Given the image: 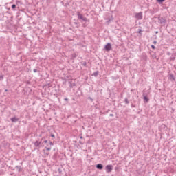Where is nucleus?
Returning <instances> with one entry per match:
<instances>
[{"instance_id":"f257e3e1","label":"nucleus","mask_w":176,"mask_h":176,"mask_svg":"<svg viewBox=\"0 0 176 176\" xmlns=\"http://www.w3.org/2000/svg\"><path fill=\"white\" fill-rule=\"evenodd\" d=\"M43 140V138L41 139V141L37 140L34 142V146H36V148H41V146H43V143H42V140Z\"/></svg>"},{"instance_id":"f03ea898","label":"nucleus","mask_w":176,"mask_h":176,"mask_svg":"<svg viewBox=\"0 0 176 176\" xmlns=\"http://www.w3.org/2000/svg\"><path fill=\"white\" fill-rule=\"evenodd\" d=\"M77 15H78V19H80V20H82V21H85V22L89 21L87 18L83 16V14H80V12H78Z\"/></svg>"},{"instance_id":"7ed1b4c3","label":"nucleus","mask_w":176,"mask_h":176,"mask_svg":"<svg viewBox=\"0 0 176 176\" xmlns=\"http://www.w3.org/2000/svg\"><path fill=\"white\" fill-rule=\"evenodd\" d=\"M135 17L138 20H142V12L135 13Z\"/></svg>"},{"instance_id":"20e7f679","label":"nucleus","mask_w":176,"mask_h":176,"mask_svg":"<svg viewBox=\"0 0 176 176\" xmlns=\"http://www.w3.org/2000/svg\"><path fill=\"white\" fill-rule=\"evenodd\" d=\"M104 49L107 52H109L112 50V45H111V43H108L105 46Z\"/></svg>"},{"instance_id":"39448f33","label":"nucleus","mask_w":176,"mask_h":176,"mask_svg":"<svg viewBox=\"0 0 176 176\" xmlns=\"http://www.w3.org/2000/svg\"><path fill=\"white\" fill-rule=\"evenodd\" d=\"M106 173H112L113 166L112 165H107L105 167Z\"/></svg>"},{"instance_id":"423d86ee","label":"nucleus","mask_w":176,"mask_h":176,"mask_svg":"<svg viewBox=\"0 0 176 176\" xmlns=\"http://www.w3.org/2000/svg\"><path fill=\"white\" fill-rule=\"evenodd\" d=\"M158 23H160V24H165L166 19H164V18H163L162 16H159L158 17Z\"/></svg>"},{"instance_id":"0eeeda50","label":"nucleus","mask_w":176,"mask_h":176,"mask_svg":"<svg viewBox=\"0 0 176 176\" xmlns=\"http://www.w3.org/2000/svg\"><path fill=\"white\" fill-rule=\"evenodd\" d=\"M96 168H98V170H102L104 168V166L102 164H98L96 165Z\"/></svg>"},{"instance_id":"6e6552de","label":"nucleus","mask_w":176,"mask_h":176,"mask_svg":"<svg viewBox=\"0 0 176 176\" xmlns=\"http://www.w3.org/2000/svg\"><path fill=\"white\" fill-rule=\"evenodd\" d=\"M11 122H12V123H16V122H19V118L14 117L11 118Z\"/></svg>"},{"instance_id":"1a4fd4ad","label":"nucleus","mask_w":176,"mask_h":176,"mask_svg":"<svg viewBox=\"0 0 176 176\" xmlns=\"http://www.w3.org/2000/svg\"><path fill=\"white\" fill-rule=\"evenodd\" d=\"M143 97H144V101H146V102H148V101H149V98H148V96H146V95H145V94H143Z\"/></svg>"},{"instance_id":"9d476101","label":"nucleus","mask_w":176,"mask_h":176,"mask_svg":"<svg viewBox=\"0 0 176 176\" xmlns=\"http://www.w3.org/2000/svg\"><path fill=\"white\" fill-rule=\"evenodd\" d=\"M69 83L70 84V87H74L76 86V84H75V82H69Z\"/></svg>"},{"instance_id":"9b49d317","label":"nucleus","mask_w":176,"mask_h":176,"mask_svg":"<svg viewBox=\"0 0 176 176\" xmlns=\"http://www.w3.org/2000/svg\"><path fill=\"white\" fill-rule=\"evenodd\" d=\"M94 76H98V71L94 72Z\"/></svg>"},{"instance_id":"f8f14e48","label":"nucleus","mask_w":176,"mask_h":176,"mask_svg":"<svg viewBox=\"0 0 176 176\" xmlns=\"http://www.w3.org/2000/svg\"><path fill=\"white\" fill-rule=\"evenodd\" d=\"M124 102H125V104H129L130 103V102H129V99H127V98H125Z\"/></svg>"},{"instance_id":"ddd939ff","label":"nucleus","mask_w":176,"mask_h":176,"mask_svg":"<svg viewBox=\"0 0 176 176\" xmlns=\"http://www.w3.org/2000/svg\"><path fill=\"white\" fill-rule=\"evenodd\" d=\"M16 170H18V171H21V166H16Z\"/></svg>"},{"instance_id":"4468645a","label":"nucleus","mask_w":176,"mask_h":176,"mask_svg":"<svg viewBox=\"0 0 176 176\" xmlns=\"http://www.w3.org/2000/svg\"><path fill=\"white\" fill-rule=\"evenodd\" d=\"M12 9H13L14 10V9H16V5L15 4H13L12 6Z\"/></svg>"},{"instance_id":"2eb2a0df","label":"nucleus","mask_w":176,"mask_h":176,"mask_svg":"<svg viewBox=\"0 0 176 176\" xmlns=\"http://www.w3.org/2000/svg\"><path fill=\"white\" fill-rule=\"evenodd\" d=\"M170 60H172V61H174V60H175V56H171Z\"/></svg>"},{"instance_id":"dca6fc26","label":"nucleus","mask_w":176,"mask_h":176,"mask_svg":"<svg viewBox=\"0 0 176 176\" xmlns=\"http://www.w3.org/2000/svg\"><path fill=\"white\" fill-rule=\"evenodd\" d=\"M157 2L162 3V2H164V0H157Z\"/></svg>"},{"instance_id":"f3484780","label":"nucleus","mask_w":176,"mask_h":176,"mask_svg":"<svg viewBox=\"0 0 176 176\" xmlns=\"http://www.w3.org/2000/svg\"><path fill=\"white\" fill-rule=\"evenodd\" d=\"M0 79H1V80H2V79H3V75L0 76Z\"/></svg>"},{"instance_id":"a211bd4d","label":"nucleus","mask_w":176,"mask_h":176,"mask_svg":"<svg viewBox=\"0 0 176 176\" xmlns=\"http://www.w3.org/2000/svg\"><path fill=\"white\" fill-rule=\"evenodd\" d=\"M45 149H46V151H50L52 148H51L45 147Z\"/></svg>"},{"instance_id":"6ab92c4d","label":"nucleus","mask_w":176,"mask_h":176,"mask_svg":"<svg viewBox=\"0 0 176 176\" xmlns=\"http://www.w3.org/2000/svg\"><path fill=\"white\" fill-rule=\"evenodd\" d=\"M157 43V41H153V44H154V45H156Z\"/></svg>"},{"instance_id":"aec40b11","label":"nucleus","mask_w":176,"mask_h":176,"mask_svg":"<svg viewBox=\"0 0 176 176\" xmlns=\"http://www.w3.org/2000/svg\"><path fill=\"white\" fill-rule=\"evenodd\" d=\"M34 72H38V69H34Z\"/></svg>"},{"instance_id":"412c9836","label":"nucleus","mask_w":176,"mask_h":176,"mask_svg":"<svg viewBox=\"0 0 176 176\" xmlns=\"http://www.w3.org/2000/svg\"><path fill=\"white\" fill-rule=\"evenodd\" d=\"M151 47H152L153 49H155V45H151Z\"/></svg>"},{"instance_id":"4be33fe9","label":"nucleus","mask_w":176,"mask_h":176,"mask_svg":"<svg viewBox=\"0 0 176 176\" xmlns=\"http://www.w3.org/2000/svg\"><path fill=\"white\" fill-rule=\"evenodd\" d=\"M43 142L44 144H47V140H44Z\"/></svg>"},{"instance_id":"5701e85b","label":"nucleus","mask_w":176,"mask_h":176,"mask_svg":"<svg viewBox=\"0 0 176 176\" xmlns=\"http://www.w3.org/2000/svg\"><path fill=\"white\" fill-rule=\"evenodd\" d=\"M170 78L174 80V76L170 75Z\"/></svg>"},{"instance_id":"b1692460","label":"nucleus","mask_w":176,"mask_h":176,"mask_svg":"<svg viewBox=\"0 0 176 176\" xmlns=\"http://www.w3.org/2000/svg\"><path fill=\"white\" fill-rule=\"evenodd\" d=\"M65 101H68V98H65Z\"/></svg>"},{"instance_id":"393cba45","label":"nucleus","mask_w":176,"mask_h":176,"mask_svg":"<svg viewBox=\"0 0 176 176\" xmlns=\"http://www.w3.org/2000/svg\"><path fill=\"white\" fill-rule=\"evenodd\" d=\"M51 137H52V138H54V135L53 134L51 135Z\"/></svg>"},{"instance_id":"a878e982","label":"nucleus","mask_w":176,"mask_h":176,"mask_svg":"<svg viewBox=\"0 0 176 176\" xmlns=\"http://www.w3.org/2000/svg\"><path fill=\"white\" fill-rule=\"evenodd\" d=\"M50 145H53V142H50Z\"/></svg>"},{"instance_id":"bb28decb","label":"nucleus","mask_w":176,"mask_h":176,"mask_svg":"<svg viewBox=\"0 0 176 176\" xmlns=\"http://www.w3.org/2000/svg\"><path fill=\"white\" fill-rule=\"evenodd\" d=\"M17 3H20V1H16V5H17Z\"/></svg>"},{"instance_id":"cd10ccee","label":"nucleus","mask_w":176,"mask_h":176,"mask_svg":"<svg viewBox=\"0 0 176 176\" xmlns=\"http://www.w3.org/2000/svg\"><path fill=\"white\" fill-rule=\"evenodd\" d=\"M109 116H111V117H112V116H113V114H110Z\"/></svg>"},{"instance_id":"c85d7f7f","label":"nucleus","mask_w":176,"mask_h":176,"mask_svg":"<svg viewBox=\"0 0 176 176\" xmlns=\"http://www.w3.org/2000/svg\"><path fill=\"white\" fill-rule=\"evenodd\" d=\"M155 33H156V34H158V33H159V32H155Z\"/></svg>"},{"instance_id":"c756f323","label":"nucleus","mask_w":176,"mask_h":176,"mask_svg":"<svg viewBox=\"0 0 176 176\" xmlns=\"http://www.w3.org/2000/svg\"><path fill=\"white\" fill-rule=\"evenodd\" d=\"M131 107H134L135 106L132 104Z\"/></svg>"},{"instance_id":"7c9ffc66","label":"nucleus","mask_w":176,"mask_h":176,"mask_svg":"<svg viewBox=\"0 0 176 176\" xmlns=\"http://www.w3.org/2000/svg\"><path fill=\"white\" fill-rule=\"evenodd\" d=\"M6 91H8V89H6Z\"/></svg>"}]
</instances>
